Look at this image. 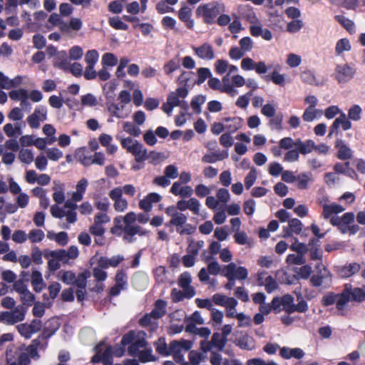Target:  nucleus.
I'll return each mask as SVG.
<instances>
[{
	"instance_id": "nucleus-35",
	"label": "nucleus",
	"mask_w": 365,
	"mask_h": 365,
	"mask_svg": "<svg viewBox=\"0 0 365 365\" xmlns=\"http://www.w3.org/2000/svg\"><path fill=\"white\" fill-rule=\"evenodd\" d=\"M237 345L242 349L253 350L255 348V342L252 338L245 335L238 339Z\"/></svg>"
},
{
	"instance_id": "nucleus-43",
	"label": "nucleus",
	"mask_w": 365,
	"mask_h": 365,
	"mask_svg": "<svg viewBox=\"0 0 365 365\" xmlns=\"http://www.w3.org/2000/svg\"><path fill=\"white\" fill-rule=\"evenodd\" d=\"M197 79L195 81L197 85H201L203 83L207 78H210L212 76L211 71L207 68H200L197 71Z\"/></svg>"
},
{
	"instance_id": "nucleus-1",
	"label": "nucleus",
	"mask_w": 365,
	"mask_h": 365,
	"mask_svg": "<svg viewBox=\"0 0 365 365\" xmlns=\"http://www.w3.org/2000/svg\"><path fill=\"white\" fill-rule=\"evenodd\" d=\"M150 220L149 215L140 213L138 215L134 212H130L125 216H118L114 218L115 227L124 232L123 240L132 243L135 241V235L144 236L147 231L135 224L138 220L141 224L147 223Z\"/></svg>"
},
{
	"instance_id": "nucleus-25",
	"label": "nucleus",
	"mask_w": 365,
	"mask_h": 365,
	"mask_svg": "<svg viewBox=\"0 0 365 365\" xmlns=\"http://www.w3.org/2000/svg\"><path fill=\"white\" fill-rule=\"evenodd\" d=\"M349 289H344L341 293L338 294L336 309L340 312V314L344 315V311L348 305V303L351 302L350 296L349 295Z\"/></svg>"
},
{
	"instance_id": "nucleus-60",
	"label": "nucleus",
	"mask_w": 365,
	"mask_h": 365,
	"mask_svg": "<svg viewBox=\"0 0 365 365\" xmlns=\"http://www.w3.org/2000/svg\"><path fill=\"white\" fill-rule=\"evenodd\" d=\"M290 249L298 254L304 255L308 251V246L304 243L299 242L297 239L294 238V242L290 246Z\"/></svg>"
},
{
	"instance_id": "nucleus-10",
	"label": "nucleus",
	"mask_w": 365,
	"mask_h": 365,
	"mask_svg": "<svg viewBox=\"0 0 365 365\" xmlns=\"http://www.w3.org/2000/svg\"><path fill=\"white\" fill-rule=\"evenodd\" d=\"M356 73V68L349 63L336 65L334 78L339 83H345L351 81Z\"/></svg>"
},
{
	"instance_id": "nucleus-6",
	"label": "nucleus",
	"mask_w": 365,
	"mask_h": 365,
	"mask_svg": "<svg viewBox=\"0 0 365 365\" xmlns=\"http://www.w3.org/2000/svg\"><path fill=\"white\" fill-rule=\"evenodd\" d=\"M317 272L311 277V283L314 287L327 288L331 283V274L329 271L321 263L316 265Z\"/></svg>"
},
{
	"instance_id": "nucleus-13",
	"label": "nucleus",
	"mask_w": 365,
	"mask_h": 365,
	"mask_svg": "<svg viewBox=\"0 0 365 365\" xmlns=\"http://www.w3.org/2000/svg\"><path fill=\"white\" fill-rule=\"evenodd\" d=\"M46 109L43 106L37 107L34 112L27 117V122L31 128H38L40 126V121L46 119Z\"/></svg>"
},
{
	"instance_id": "nucleus-24",
	"label": "nucleus",
	"mask_w": 365,
	"mask_h": 365,
	"mask_svg": "<svg viewBox=\"0 0 365 365\" xmlns=\"http://www.w3.org/2000/svg\"><path fill=\"white\" fill-rule=\"evenodd\" d=\"M344 289H349L351 302H362L365 300V291L359 287L353 288L351 284H346Z\"/></svg>"
},
{
	"instance_id": "nucleus-49",
	"label": "nucleus",
	"mask_w": 365,
	"mask_h": 365,
	"mask_svg": "<svg viewBox=\"0 0 365 365\" xmlns=\"http://www.w3.org/2000/svg\"><path fill=\"white\" fill-rule=\"evenodd\" d=\"M296 178L298 187L305 189L307 187L309 182L312 180V175L310 173H302Z\"/></svg>"
},
{
	"instance_id": "nucleus-16",
	"label": "nucleus",
	"mask_w": 365,
	"mask_h": 365,
	"mask_svg": "<svg viewBox=\"0 0 365 365\" xmlns=\"http://www.w3.org/2000/svg\"><path fill=\"white\" fill-rule=\"evenodd\" d=\"M195 54L201 59L212 60L215 58V52L212 46L208 43H204L201 46L192 47Z\"/></svg>"
},
{
	"instance_id": "nucleus-9",
	"label": "nucleus",
	"mask_w": 365,
	"mask_h": 365,
	"mask_svg": "<svg viewBox=\"0 0 365 365\" xmlns=\"http://www.w3.org/2000/svg\"><path fill=\"white\" fill-rule=\"evenodd\" d=\"M26 312V309L22 306H17L14 310L10 312H1L0 322L12 325L22 322L25 319Z\"/></svg>"
},
{
	"instance_id": "nucleus-4",
	"label": "nucleus",
	"mask_w": 365,
	"mask_h": 365,
	"mask_svg": "<svg viewBox=\"0 0 365 365\" xmlns=\"http://www.w3.org/2000/svg\"><path fill=\"white\" fill-rule=\"evenodd\" d=\"M58 329V327H56L51 332H48L47 329H46L40 336L32 341L31 344L26 347L25 351H22V353L27 354L29 359L30 358L38 359V349H44L46 346V342L43 343V341L53 335Z\"/></svg>"
},
{
	"instance_id": "nucleus-27",
	"label": "nucleus",
	"mask_w": 365,
	"mask_h": 365,
	"mask_svg": "<svg viewBox=\"0 0 365 365\" xmlns=\"http://www.w3.org/2000/svg\"><path fill=\"white\" fill-rule=\"evenodd\" d=\"M224 121L227 122L226 128L230 133H235L239 130L242 125L243 120L240 117L225 118Z\"/></svg>"
},
{
	"instance_id": "nucleus-7",
	"label": "nucleus",
	"mask_w": 365,
	"mask_h": 365,
	"mask_svg": "<svg viewBox=\"0 0 365 365\" xmlns=\"http://www.w3.org/2000/svg\"><path fill=\"white\" fill-rule=\"evenodd\" d=\"M192 347V342L181 339L174 340L170 343V355L173 356L176 362H182L185 358L184 354Z\"/></svg>"
},
{
	"instance_id": "nucleus-50",
	"label": "nucleus",
	"mask_w": 365,
	"mask_h": 365,
	"mask_svg": "<svg viewBox=\"0 0 365 365\" xmlns=\"http://www.w3.org/2000/svg\"><path fill=\"white\" fill-rule=\"evenodd\" d=\"M129 153L133 154L135 156V160H141L140 158H138V157H143L145 155L146 151L143 148V145L136 140L135 141V143L132 145V148Z\"/></svg>"
},
{
	"instance_id": "nucleus-64",
	"label": "nucleus",
	"mask_w": 365,
	"mask_h": 365,
	"mask_svg": "<svg viewBox=\"0 0 365 365\" xmlns=\"http://www.w3.org/2000/svg\"><path fill=\"white\" fill-rule=\"evenodd\" d=\"M262 286H264L266 291L269 293L275 290L278 287L276 280L271 276L265 277Z\"/></svg>"
},
{
	"instance_id": "nucleus-15",
	"label": "nucleus",
	"mask_w": 365,
	"mask_h": 365,
	"mask_svg": "<svg viewBox=\"0 0 365 365\" xmlns=\"http://www.w3.org/2000/svg\"><path fill=\"white\" fill-rule=\"evenodd\" d=\"M189 93L187 88L178 87L175 91L170 92L167 97V103L171 105V107H177L180 105V98H185Z\"/></svg>"
},
{
	"instance_id": "nucleus-42",
	"label": "nucleus",
	"mask_w": 365,
	"mask_h": 365,
	"mask_svg": "<svg viewBox=\"0 0 365 365\" xmlns=\"http://www.w3.org/2000/svg\"><path fill=\"white\" fill-rule=\"evenodd\" d=\"M302 81L307 84L318 86L319 83L317 82L316 77L312 71L310 70H305L300 74Z\"/></svg>"
},
{
	"instance_id": "nucleus-54",
	"label": "nucleus",
	"mask_w": 365,
	"mask_h": 365,
	"mask_svg": "<svg viewBox=\"0 0 365 365\" xmlns=\"http://www.w3.org/2000/svg\"><path fill=\"white\" fill-rule=\"evenodd\" d=\"M56 186L53 187L55 190V192L53 195V200L58 204L62 203L65 200V195L64 191L63 188V185H58V187H57V183L54 182Z\"/></svg>"
},
{
	"instance_id": "nucleus-2",
	"label": "nucleus",
	"mask_w": 365,
	"mask_h": 365,
	"mask_svg": "<svg viewBox=\"0 0 365 365\" xmlns=\"http://www.w3.org/2000/svg\"><path fill=\"white\" fill-rule=\"evenodd\" d=\"M224 11L222 4L212 1L200 4L195 10V15L197 18L202 19L205 24L212 25L216 23L217 17Z\"/></svg>"
},
{
	"instance_id": "nucleus-38",
	"label": "nucleus",
	"mask_w": 365,
	"mask_h": 365,
	"mask_svg": "<svg viewBox=\"0 0 365 365\" xmlns=\"http://www.w3.org/2000/svg\"><path fill=\"white\" fill-rule=\"evenodd\" d=\"M155 349L158 353L163 356L170 355V345H167L165 338L158 339L155 343Z\"/></svg>"
},
{
	"instance_id": "nucleus-53",
	"label": "nucleus",
	"mask_w": 365,
	"mask_h": 365,
	"mask_svg": "<svg viewBox=\"0 0 365 365\" xmlns=\"http://www.w3.org/2000/svg\"><path fill=\"white\" fill-rule=\"evenodd\" d=\"M128 277L123 270H118L115 275V284L125 289L127 287Z\"/></svg>"
},
{
	"instance_id": "nucleus-44",
	"label": "nucleus",
	"mask_w": 365,
	"mask_h": 365,
	"mask_svg": "<svg viewBox=\"0 0 365 365\" xmlns=\"http://www.w3.org/2000/svg\"><path fill=\"white\" fill-rule=\"evenodd\" d=\"M222 93H225L230 94L232 96H234L237 94V91L235 90L232 84L230 83V80L227 76H225L222 78V85L221 84Z\"/></svg>"
},
{
	"instance_id": "nucleus-36",
	"label": "nucleus",
	"mask_w": 365,
	"mask_h": 365,
	"mask_svg": "<svg viewBox=\"0 0 365 365\" xmlns=\"http://www.w3.org/2000/svg\"><path fill=\"white\" fill-rule=\"evenodd\" d=\"M44 257L47 259H49L51 257L55 258L58 261H64L68 259L66 255V250H58L51 251L47 250L44 252Z\"/></svg>"
},
{
	"instance_id": "nucleus-46",
	"label": "nucleus",
	"mask_w": 365,
	"mask_h": 365,
	"mask_svg": "<svg viewBox=\"0 0 365 365\" xmlns=\"http://www.w3.org/2000/svg\"><path fill=\"white\" fill-rule=\"evenodd\" d=\"M136 356H138L140 361L143 363L155 360V357L152 354V349L150 348L142 349L138 352Z\"/></svg>"
},
{
	"instance_id": "nucleus-18",
	"label": "nucleus",
	"mask_w": 365,
	"mask_h": 365,
	"mask_svg": "<svg viewBox=\"0 0 365 365\" xmlns=\"http://www.w3.org/2000/svg\"><path fill=\"white\" fill-rule=\"evenodd\" d=\"M356 161H344L335 165L334 170L336 173H343L353 179L356 177V173L354 169L356 166Z\"/></svg>"
},
{
	"instance_id": "nucleus-63",
	"label": "nucleus",
	"mask_w": 365,
	"mask_h": 365,
	"mask_svg": "<svg viewBox=\"0 0 365 365\" xmlns=\"http://www.w3.org/2000/svg\"><path fill=\"white\" fill-rule=\"evenodd\" d=\"M98 53L96 50H89L85 56V61L87 65L95 66L98 60Z\"/></svg>"
},
{
	"instance_id": "nucleus-51",
	"label": "nucleus",
	"mask_w": 365,
	"mask_h": 365,
	"mask_svg": "<svg viewBox=\"0 0 365 365\" xmlns=\"http://www.w3.org/2000/svg\"><path fill=\"white\" fill-rule=\"evenodd\" d=\"M28 94V91L24 88L12 90L9 93L10 98L14 101H21Z\"/></svg>"
},
{
	"instance_id": "nucleus-34",
	"label": "nucleus",
	"mask_w": 365,
	"mask_h": 365,
	"mask_svg": "<svg viewBox=\"0 0 365 365\" xmlns=\"http://www.w3.org/2000/svg\"><path fill=\"white\" fill-rule=\"evenodd\" d=\"M124 108L123 104H117L115 103H110L108 105V110L112 116L118 118H123L126 115H123V109Z\"/></svg>"
},
{
	"instance_id": "nucleus-26",
	"label": "nucleus",
	"mask_w": 365,
	"mask_h": 365,
	"mask_svg": "<svg viewBox=\"0 0 365 365\" xmlns=\"http://www.w3.org/2000/svg\"><path fill=\"white\" fill-rule=\"evenodd\" d=\"M31 284L34 289L38 292H41L45 287L41 273L38 270H34L31 274Z\"/></svg>"
},
{
	"instance_id": "nucleus-29",
	"label": "nucleus",
	"mask_w": 365,
	"mask_h": 365,
	"mask_svg": "<svg viewBox=\"0 0 365 365\" xmlns=\"http://www.w3.org/2000/svg\"><path fill=\"white\" fill-rule=\"evenodd\" d=\"M281 305L283 307V310L291 314L294 312V297L290 294H285L280 299Z\"/></svg>"
},
{
	"instance_id": "nucleus-20",
	"label": "nucleus",
	"mask_w": 365,
	"mask_h": 365,
	"mask_svg": "<svg viewBox=\"0 0 365 365\" xmlns=\"http://www.w3.org/2000/svg\"><path fill=\"white\" fill-rule=\"evenodd\" d=\"M360 269L361 265L359 263L351 262L339 267L337 272L341 277L348 278L359 272Z\"/></svg>"
},
{
	"instance_id": "nucleus-62",
	"label": "nucleus",
	"mask_w": 365,
	"mask_h": 365,
	"mask_svg": "<svg viewBox=\"0 0 365 365\" xmlns=\"http://www.w3.org/2000/svg\"><path fill=\"white\" fill-rule=\"evenodd\" d=\"M204 242L202 240L200 241H190L188 247H187V252L195 256L198 254L200 250L204 246Z\"/></svg>"
},
{
	"instance_id": "nucleus-55",
	"label": "nucleus",
	"mask_w": 365,
	"mask_h": 365,
	"mask_svg": "<svg viewBox=\"0 0 365 365\" xmlns=\"http://www.w3.org/2000/svg\"><path fill=\"white\" fill-rule=\"evenodd\" d=\"M27 236L31 242L35 243L42 241L45 235L41 230L34 229L29 232Z\"/></svg>"
},
{
	"instance_id": "nucleus-19",
	"label": "nucleus",
	"mask_w": 365,
	"mask_h": 365,
	"mask_svg": "<svg viewBox=\"0 0 365 365\" xmlns=\"http://www.w3.org/2000/svg\"><path fill=\"white\" fill-rule=\"evenodd\" d=\"M346 210L345 207L336 202H331L322 209V217L325 220H329L333 217H338L337 214L343 212Z\"/></svg>"
},
{
	"instance_id": "nucleus-58",
	"label": "nucleus",
	"mask_w": 365,
	"mask_h": 365,
	"mask_svg": "<svg viewBox=\"0 0 365 365\" xmlns=\"http://www.w3.org/2000/svg\"><path fill=\"white\" fill-rule=\"evenodd\" d=\"M16 329L21 336L26 339H30L34 334L27 323H23L17 325Z\"/></svg>"
},
{
	"instance_id": "nucleus-28",
	"label": "nucleus",
	"mask_w": 365,
	"mask_h": 365,
	"mask_svg": "<svg viewBox=\"0 0 365 365\" xmlns=\"http://www.w3.org/2000/svg\"><path fill=\"white\" fill-rule=\"evenodd\" d=\"M166 302L163 300L158 299L155 302V308L150 312V314L157 320L165 315L166 312Z\"/></svg>"
},
{
	"instance_id": "nucleus-56",
	"label": "nucleus",
	"mask_w": 365,
	"mask_h": 365,
	"mask_svg": "<svg viewBox=\"0 0 365 365\" xmlns=\"http://www.w3.org/2000/svg\"><path fill=\"white\" fill-rule=\"evenodd\" d=\"M351 49V45L349 41L346 38H341L339 40L336 44L335 51L337 55H340L345 51H349Z\"/></svg>"
},
{
	"instance_id": "nucleus-22",
	"label": "nucleus",
	"mask_w": 365,
	"mask_h": 365,
	"mask_svg": "<svg viewBox=\"0 0 365 365\" xmlns=\"http://www.w3.org/2000/svg\"><path fill=\"white\" fill-rule=\"evenodd\" d=\"M192 278L188 272H183L181 274L179 279V286L183 289L185 292H187V297L191 298L195 295V291L192 288L190 287V284L191 283Z\"/></svg>"
},
{
	"instance_id": "nucleus-57",
	"label": "nucleus",
	"mask_w": 365,
	"mask_h": 365,
	"mask_svg": "<svg viewBox=\"0 0 365 365\" xmlns=\"http://www.w3.org/2000/svg\"><path fill=\"white\" fill-rule=\"evenodd\" d=\"M188 359L192 365H199L204 360V356L199 351L192 350L189 352Z\"/></svg>"
},
{
	"instance_id": "nucleus-31",
	"label": "nucleus",
	"mask_w": 365,
	"mask_h": 365,
	"mask_svg": "<svg viewBox=\"0 0 365 365\" xmlns=\"http://www.w3.org/2000/svg\"><path fill=\"white\" fill-rule=\"evenodd\" d=\"M279 66L272 73L271 75H267L264 76V80L267 82L272 81L274 84L279 86H284L285 83V78L284 75L278 73L277 69H279Z\"/></svg>"
},
{
	"instance_id": "nucleus-37",
	"label": "nucleus",
	"mask_w": 365,
	"mask_h": 365,
	"mask_svg": "<svg viewBox=\"0 0 365 365\" xmlns=\"http://www.w3.org/2000/svg\"><path fill=\"white\" fill-rule=\"evenodd\" d=\"M227 341V339H225V337H223L219 333H214L211 339V342L213 347L217 348L220 351L224 349Z\"/></svg>"
},
{
	"instance_id": "nucleus-41",
	"label": "nucleus",
	"mask_w": 365,
	"mask_h": 365,
	"mask_svg": "<svg viewBox=\"0 0 365 365\" xmlns=\"http://www.w3.org/2000/svg\"><path fill=\"white\" fill-rule=\"evenodd\" d=\"M205 96L202 95H197L192 98L190 106L195 113H201V106L205 102Z\"/></svg>"
},
{
	"instance_id": "nucleus-52",
	"label": "nucleus",
	"mask_w": 365,
	"mask_h": 365,
	"mask_svg": "<svg viewBox=\"0 0 365 365\" xmlns=\"http://www.w3.org/2000/svg\"><path fill=\"white\" fill-rule=\"evenodd\" d=\"M336 21L339 22L344 28H345L347 31H350L354 29V22L345 17L343 15H336L334 16Z\"/></svg>"
},
{
	"instance_id": "nucleus-32",
	"label": "nucleus",
	"mask_w": 365,
	"mask_h": 365,
	"mask_svg": "<svg viewBox=\"0 0 365 365\" xmlns=\"http://www.w3.org/2000/svg\"><path fill=\"white\" fill-rule=\"evenodd\" d=\"M140 324L143 327H150V330L153 331L158 327V320L150 313L140 319Z\"/></svg>"
},
{
	"instance_id": "nucleus-61",
	"label": "nucleus",
	"mask_w": 365,
	"mask_h": 365,
	"mask_svg": "<svg viewBox=\"0 0 365 365\" xmlns=\"http://www.w3.org/2000/svg\"><path fill=\"white\" fill-rule=\"evenodd\" d=\"M43 132L48 138V144H52L53 142L56 141V138L54 136V135L56 133V129L52 125H51V124L44 125L43 127Z\"/></svg>"
},
{
	"instance_id": "nucleus-11",
	"label": "nucleus",
	"mask_w": 365,
	"mask_h": 365,
	"mask_svg": "<svg viewBox=\"0 0 365 365\" xmlns=\"http://www.w3.org/2000/svg\"><path fill=\"white\" fill-rule=\"evenodd\" d=\"M224 276L239 280H244L247 278L248 270L244 267H237L234 262H230L224 267Z\"/></svg>"
},
{
	"instance_id": "nucleus-40",
	"label": "nucleus",
	"mask_w": 365,
	"mask_h": 365,
	"mask_svg": "<svg viewBox=\"0 0 365 365\" xmlns=\"http://www.w3.org/2000/svg\"><path fill=\"white\" fill-rule=\"evenodd\" d=\"M271 118L269 120V125L272 129H275L277 130H282V121H283V114L282 113H279L277 115H274V117H270Z\"/></svg>"
},
{
	"instance_id": "nucleus-14",
	"label": "nucleus",
	"mask_w": 365,
	"mask_h": 365,
	"mask_svg": "<svg viewBox=\"0 0 365 365\" xmlns=\"http://www.w3.org/2000/svg\"><path fill=\"white\" fill-rule=\"evenodd\" d=\"M145 338V332L143 331H137L133 343L128 348V352L131 356H137L138 352L141 351V349H144L146 348L147 341Z\"/></svg>"
},
{
	"instance_id": "nucleus-21",
	"label": "nucleus",
	"mask_w": 365,
	"mask_h": 365,
	"mask_svg": "<svg viewBox=\"0 0 365 365\" xmlns=\"http://www.w3.org/2000/svg\"><path fill=\"white\" fill-rule=\"evenodd\" d=\"M279 354L280 356L285 359H289L291 358L300 359L305 355L304 351L300 348H289L287 346L280 348Z\"/></svg>"
},
{
	"instance_id": "nucleus-17",
	"label": "nucleus",
	"mask_w": 365,
	"mask_h": 365,
	"mask_svg": "<svg viewBox=\"0 0 365 365\" xmlns=\"http://www.w3.org/2000/svg\"><path fill=\"white\" fill-rule=\"evenodd\" d=\"M334 147L337 150L336 157L339 160H350L352 158L353 151L344 140L337 139Z\"/></svg>"
},
{
	"instance_id": "nucleus-12",
	"label": "nucleus",
	"mask_w": 365,
	"mask_h": 365,
	"mask_svg": "<svg viewBox=\"0 0 365 365\" xmlns=\"http://www.w3.org/2000/svg\"><path fill=\"white\" fill-rule=\"evenodd\" d=\"M340 125H341L344 130H348L351 128V123L347 119L346 114L344 113H341L339 117L336 118L329 127L328 137L331 138L334 134L337 135Z\"/></svg>"
},
{
	"instance_id": "nucleus-3",
	"label": "nucleus",
	"mask_w": 365,
	"mask_h": 365,
	"mask_svg": "<svg viewBox=\"0 0 365 365\" xmlns=\"http://www.w3.org/2000/svg\"><path fill=\"white\" fill-rule=\"evenodd\" d=\"M355 215L354 212H348L342 216L333 217L331 218V224L337 227L339 232L342 234L349 233L355 235L359 230V225L354 223Z\"/></svg>"
},
{
	"instance_id": "nucleus-30",
	"label": "nucleus",
	"mask_w": 365,
	"mask_h": 365,
	"mask_svg": "<svg viewBox=\"0 0 365 365\" xmlns=\"http://www.w3.org/2000/svg\"><path fill=\"white\" fill-rule=\"evenodd\" d=\"M180 58L176 57L170 60L163 66V71L165 75L170 76L174 71L180 68Z\"/></svg>"
},
{
	"instance_id": "nucleus-39",
	"label": "nucleus",
	"mask_w": 365,
	"mask_h": 365,
	"mask_svg": "<svg viewBox=\"0 0 365 365\" xmlns=\"http://www.w3.org/2000/svg\"><path fill=\"white\" fill-rule=\"evenodd\" d=\"M20 84V80L17 83H14V80L9 79L2 72L0 71V87L4 89H10L17 87Z\"/></svg>"
},
{
	"instance_id": "nucleus-5",
	"label": "nucleus",
	"mask_w": 365,
	"mask_h": 365,
	"mask_svg": "<svg viewBox=\"0 0 365 365\" xmlns=\"http://www.w3.org/2000/svg\"><path fill=\"white\" fill-rule=\"evenodd\" d=\"M314 148V142L312 140L302 141L299 138L296 139L295 148L287 151L284 160H298L299 154H309L313 151Z\"/></svg>"
},
{
	"instance_id": "nucleus-23",
	"label": "nucleus",
	"mask_w": 365,
	"mask_h": 365,
	"mask_svg": "<svg viewBox=\"0 0 365 365\" xmlns=\"http://www.w3.org/2000/svg\"><path fill=\"white\" fill-rule=\"evenodd\" d=\"M192 10L187 6H184L178 11L179 19L185 24V26L189 29H192L194 27V21L191 19Z\"/></svg>"
},
{
	"instance_id": "nucleus-59",
	"label": "nucleus",
	"mask_w": 365,
	"mask_h": 365,
	"mask_svg": "<svg viewBox=\"0 0 365 365\" xmlns=\"http://www.w3.org/2000/svg\"><path fill=\"white\" fill-rule=\"evenodd\" d=\"M361 108L359 105H354L348 111V117L352 120L357 121L361 118Z\"/></svg>"
},
{
	"instance_id": "nucleus-45",
	"label": "nucleus",
	"mask_w": 365,
	"mask_h": 365,
	"mask_svg": "<svg viewBox=\"0 0 365 365\" xmlns=\"http://www.w3.org/2000/svg\"><path fill=\"white\" fill-rule=\"evenodd\" d=\"M108 23L112 28L117 30L127 31L128 29V26L123 22L118 16L110 18Z\"/></svg>"
},
{
	"instance_id": "nucleus-33",
	"label": "nucleus",
	"mask_w": 365,
	"mask_h": 365,
	"mask_svg": "<svg viewBox=\"0 0 365 365\" xmlns=\"http://www.w3.org/2000/svg\"><path fill=\"white\" fill-rule=\"evenodd\" d=\"M322 114V110L317 108H307L302 115V119L305 122H312Z\"/></svg>"
},
{
	"instance_id": "nucleus-48",
	"label": "nucleus",
	"mask_w": 365,
	"mask_h": 365,
	"mask_svg": "<svg viewBox=\"0 0 365 365\" xmlns=\"http://www.w3.org/2000/svg\"><path fill=\"white\" fill-rule=\"evenodd\" d=\"M118 63L117 57L112 53H106L102 56V64L103 67L114 66Z\"/></svg>"
},
{
	"instance_id": "nucleus-8",
	"label": "nucleus",
	"mask_w": 365,
	"mask_h": 365,
	"mask_svg": "<svg viewBox=\"0 0 365 365\" xmlns=\"http://www.w3.org/2000/svg\"><path fill=\"white\" fill-rule=\"evenodd\" d=\"M6 357L8 365H29L30 363L27 354L22 353L21 350L14 346L8 347Z\"/></svg>"
},
{
	"instance_id": "nucleus-47",
	"label": "nucleus",
	"mask_w": 365,
	"mask_h": 365,
	"mask_svg": "<svg viewBox=\"0 0 365 365\" xmlns=\"http://www.w3.org/2000/svg\"><path fill=\"white\" fill-rule=\"evenodd\" d=\"M287 262L289 264L302 265L306 262V259L302 254H290L287 257Z\"/></svg>"
}]
</instances>
